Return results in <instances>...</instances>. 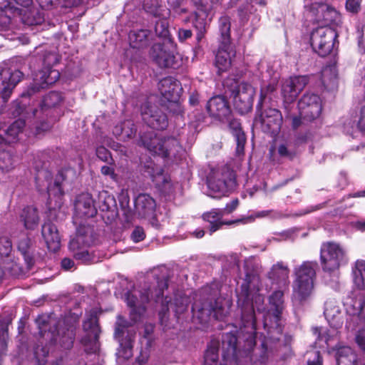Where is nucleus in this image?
Here are the masks:
<instances>
[{
	"label": "nucleus",
	"instance_id": "bb28decb",
	"mask_svg": "<svg viewBox=\"0 0 365 365\" xmlns=\"http://www.w3.org/2000/svg\"><path fill=\"white\" fill-rule=\"evenodd\" d=\"M156 207L155 200L149 195L142 193L135 200V212L139 217L146 218L154 215Z\"/></svg>",
	"mask_w": 365,
	"mask_h": 365
},
{
	"label": "nucleus",
	"instance_id": "3c124183",
	"mask_svg": "<svg viewBox=\"0 0 365 365\" xmlns=\"http://www.w3.org/2000/svg\"><path fill=\"white\" fill-rule=\"evenodd\" d=\"M59 57L55 52H47L43 55V68H48L57 64L59 62Z\"/></svg>",
	"mask_w": 365,
	"mask_h": 365
},
{
	"label": "nucleus",
	"instance_id": "f257e3e1",
	"mask_svg": "<svg viewBox=\"0 0 365 365\" xmlns=\"http://www.w3.org/2000/svg\"><path fill=\"white\" fill-rule=\"evenodd\" d=\"M255 260L250 258L245 262L247 269L245 283L237 294V304L241 308V322L238 331H231L222 335V357L225 360L237 358V344L245 343L244 349L251 350L256 344V319L255 308L261 311L264 296L258 293L259 276L248 272L250 264Z\"/></svg>",
	"mask_w": 365,
	"mask_h": 365
},
{
	"label": "nucleus",
	"instance_id": "58836bf2",
	"mask_svg": "<svg viewBox=\"0 0 365 365\" xmlns=\"http://www.w3.org/2000/svg\"><path fill=\"white\" fill-rule=\"evenodd\" d=\"M269 304L273 309V314L279 320L284 309V292L281 289L274 291L269 297Z\"/></svg>",
	"mask_w": 365,
	"mask_h": 365
},
{
	"label": "nucleus",
	"instance_id": "c85d7f7f",
	"mask_svg": "<svg viewBox=\"0 0 365 365\" xmlns=\"http://www.w3.org/2000/svg\"><path fill=\"white\" fill-rule=\"evenodd\" d=\"M40 83L33 85L29 90V94L31 95L39 88H46L48 86L53 84L60 77L58 71L48 68H42L40 72Z\"/></svg>",
	"mask_w": 365,
	"mask_h": 365
},
{
	"label": "nucleus",
	"instance_id": "0eeeda50",
	"mask_svg": "<svg viewBox=\"0 0 365 365\" xmlns=\"http://www.w3.org/2000/svg\"><path fill=\"white\" fill-rule=\"evenodd\" d=\"M207 187L213 194V197L225 195L235 186V177L233 171L228 167L224 166L212 169L207 178Z\"/></svg>",
	"mask_w": 365,
	"mask_h": 365
},
{
	"label": "nucleus",
	"instance_id": "a18cd8bd",
	"mask_svg": "<svg viewBox=\"0 0 365 365\" xmlns=\"http://www.w3.org/2000/svg\"><path fill=\"white\" fill-rule=\"evenodd\" d=\"M159 20L155 24V32L156 35L162 38L161 41H165L167 38H171L168 29V17L158 16Z\"/></svg>",
	"mask_w": 365,
	"mask_h": 365
},
{
	"label": "nucleus",
	"instance_id": "423d86ee",
	"mask_svg": "<svg viewBox=\"0 0 365 365\" xmlns=\"http://www.w3.org/2000/svg\"><path fill=\"white\" fill-rule=\"evenodd\" d=\"M320 262L324 272L333 273L349 262L346 251L334 242H323L320 248Z\"/></svg>",
	"mask_w": 365,
	"mask_h": 365
},
{
	"label": "nucleus",
	"instance_id": "1a4fd4ad",
	"mask_svg": "<svg viewBox=\"0 0 365 365\" xmlns=\"http://www.w3.org/2000/svg\"><path fill=\"white\" fill-rule=\"evenodd\" d=\"M130 323L121 316H118L115 322L114 338L119 343L116 355L118 358L128 359L133 356V342L135 331L130 329Z\"/></svg>",
	"mask_w": 365,
	"mask_h": 365
},
{
	"label": "nucleus",
	"instance_id": "ddd939ff",
	"mask_svg": "<svg viewBox=\"0 0 365 365\" xmlns=\"http://www.w3.org/2000/svg\"><path fill=\"white\" fill-rule=\"evenodd\" d=\"M255 93V91L253 86L245 81L238 83L232 91L233 106L240 114L243 115L251 111Z\"/></svg>",
	"mask_w": 365,
	"mask_h": 365
},
{
	"label": "nucleus",
	"instance_id": "c756f323",
	"mask_svg": "<svg viewBox=\"0 0 365 365\" xmlns=\"http://www.w3.org/2000/svg\"><path fill=\"white\" fill-rule=\"evenodd\" d=\"M130 46L133 48H146L152 40V33L148 29L130 31L128 35Z\"/></svg>",
	"mask_w": 365,
	"mask_h": 365
},
{
	"label": "nucleus",
	"instance_id": "39448f33",
	"mask_svg": "<svg viewBox=\"0 0 365 365\" xmlns=\"http://www.w3.org/2000/svg\"><path fill=\"white\" fill-rule=\"evenodd\" d=\"M96 239L93 226L81 223L76 229V236L71 240L68 245L73 257L82 263L92 262L93 257L88 248L95 244Z\"/></svg>",
	"mask_w": 365,
	"mask_h": 365
},
{
	"label": "nucleus",
	"instance_id": "cd10ccee",
	"mask_svg": "<svg viewBox=\"0 0 365 365\" xmlns=\"http://www.w3.org/2000/svg\"><path fill=\"white\" fill-rule=\"evenodd\" d=\"M234 56L235 51L230 46L224 44L218 48L215 62L218 73L228 70L231 66L232 57Z\"/></svg>",
	"mask_w": 365,
	"mask_h": 365
},
{
	"label": "nucleus",
	"instance_id": "a878e982",
	"mask_svg": "<svg viewBox=\"0 0 365 365\" xmlns=\"http://www.w3.org/2000/svg\"><path fill=\"white\" fill-rule=\"evenodd\" d=\"M41 235L50 251L56 252L61 246V238L56 226L51 222H45L42 225Z\"/></svg>",
	"mask_w": 365,
	"mask_h": 365
},
{
	"label": "nucleus",
	"instance_id": "72a5a7b5",
	"mask_svg": "<svg viewBox=\"0 0 365 365\" xmlns=\"http://www.w3.org/2000/svg\"><path fill=\"white\" fill-rule=\"evenodd\" d=\"M315 9L317 10L315 21L317 23L329 26V24L335 21L337 12L334 9L326 4H318Z\"/></svg>",
	"mask_w": 365,
	"mask_h": 365
},
{
	"label": "nucleus",
	"instance_id": "f8f14e48",
	"mask_svg": "<svg viewBox=\"0 0 365 365\" xmlns=\"http://www.w3.org/2000/svg\"><path fill=\"white\" fill-rule=\"evenodd\" d=\"M197 11H195V18L192 21L193 26L196 31V39L200 42L205 36L210 21V15L213 9L217 6L219 0H191Z\"/></svg>",
	"mask_w": 365,
	"mask_h": 365
},
{
	"label": "nucleus",
	"instance_id": "ea45409f",
	"mask_svg": "<svg viewBox=\"0 0 365 365\" xmlns=\"http://www.w3.org/2000/svg\"><path fill=\"white\" fill-rule=\"evenodd\" d=\"M356 356L349 346L339 347L336 353L337 365H356Z\"/></svg>",
	"mask_w": 365,
	"mask_h": 365
},
{
	"label": "nucleus",
	"instance_id": "393cba45",
	"mask_svg": "<svg viewBox=\"0 0 365 365\" xmlns=\"http://www.w3.org/2000/svg\"><path fill=\"white\" fill-rule=\"evenodd\" d=\"M216 304L217 302H216ZM192 312L194 316L200 319H203V317H208L212 312H214L216 319L222 320L223 318L227 314L228 311L227 309L216 305L213 307L211 303H203L202 305L198 304L197 302H194L192 306Z\"/></svg>",
	"mask_w": 365,
	"mask_h": 365
},
{
	"label": "nucleus",
	"instance_id": "473e14b6",
	"mask_svg": "<svg viewBox=\"0 0 365 365\" xmlns=\"http://www.w3.org/2000/svg\"><path fill=\"white\" fill-rule=\"evenodd\" d=\"M20 220L26 230H35L40 220L37 209L32 206L24 207L20 215Z\"/></svg>",
	"mask_w": 365,
	"mask_h": 365
},
{
	"label": "nucleus",
	"instance_id": "20e7f679",
	"mask_svg": "<svg viewBox=\"0 0 365 365\" xmlns=\"http://www.w3.org/2000/svg\"><path fill=\"white\" fill-rule=\"evenodd\" d=\"M317 265L316 261H304L294 269L292 301L294 304H303L311 297Z\"/></svg>",
	"mask_w": 365,
	"mask_h": 365
},
{
	"label": "nucleus",
	"instance_id": "e433bc0d",
	"mask_svg": "<svg viewBox=\"0 0 365 365\" xmlns=\"http://www.w3.org/2000/svg\"><path fill=\"white\" fill-rule=\"evenodd\" d=\"M324 314L331 326L336 328L341 325L340 309L335 302L330 301L325 303Z\"/></svg>",
	"mask_w": 365,
	"mask_h": 365
},
{
	"label": "nucleus",
	"instance_id": "9d476101",
	"mask_svg": "<svg viewBox=\"0 0 365 365\" xmlns=\"http://www.w3.org/2000/svg\"><path fill=\"white\" fill-rule=\"evenodd\" d=\"M176 45L172 38L155 43L150 50L153 61L160 68H176L180 63L175 56Z\"/></svg>",
	"mask_w": 365,
	"mask_h": 365
},
{
	"label": "nucleus",
	"instance_id": "4468645a",
	"mask_svg": "<svg viewBox=\"0 0 365 365\" xmlns=\"http://www.w3.org/2000/svg\"><path fill=\"white\" fill-rule=\"evenodd\" d=\"M23 76L24 73L19 69L0 66V99L4 103L9 101Z\"/></svg>",
	"mask_w": 365,
	"mask_h": 365
},
{
	"label": "nucleus",
	"instance_id": "2eb2a0df",
	"mask_svg": "<svg viewBox=\"0 0 365 365\" xmlns=\"http://www.w3.org/2000/svg\"><path fill=\"white\" fill-rule=\"evenodd\" d=\"M37 173L35 177L36 188L40 192H46L50 196L53 195H61L63 193L61 182L63 180V175L58 173L56 176L53 183H52V174L46 168L42 167L41 169L36 165Z\"/></svg>",
	"mask_w": 365,
	"mask_h": 365
},
{
	"label": "nucleus",
	"instance_id": "052dcab7",
	"mask_svg": "<svg viewBox=\"0 0 365 365\" xmlns=\"http://www.w3.org/2000/svg\"><path fill=\"white\" fill-rule=\"evenodd\" d=\"M239 205V200L237 198L233 199L232 201L228 202L225 208L220 209L223 212V215L225 214H230L237 209Z\"/></svg>",
	"mask_w": 365,
	"mask_h": 365
},
{
	"label": "nucleus",
	"instance_id": "7ed1b4c3",
	"mask_svg": "<svg viewBox=\"0 0 365 365\" xmlns=\"http://www.w3.org/2000/svg\"><path fill=\"white\" fill-rule=\"evenodd\" d=\"M168 287V280L165 278L158 280L156 287L151 289H133L125 294V301L130 308V316L133 321H137L145 311V305L150 300L159 302Z\"/></svg>",
	"mask_w": 365,
	"mask_h": 365
},
{
	"label": "nucleus",
	"instance_id": "37998d69",
	"mask_svg": "<svg viewBox=\"0 0 365 365\" xmlns=\"http://www.w3.org/2000/svg\"><path fill=\"white\" fill-rule=\"evenodd\" d=\"M63 101L61 94L57 91H51L48 93L42 101L41 110L45 113L51 108H55L59 105Z\"/></svg>",
	"mask_w": 365,
	"mask_h": 365
},
{
	"label": "nucleus",
	"instance_id": "412c9836",
	"mask_svg": "<svg viewBox=\"0 0 365 365\" xmlns=\"http://www.w3.org/2000/svg\"><path fill=\"white\" fill-rule=\"evenodd\" d=\"M307 83L308 78L305 76H294L286 79L282 86V94L284 102L287 103L294 102Z\"/></svg>",
	"mask_w": 365,
	"mask_h": 365
},
{
	"label": "nucleus",
	"instance_id": "e2e57ef3",
	"mask_svg": "<svg viewBox=\"0 0 365 365\" xmlns=\"http://www.w3.org/2000/svg\"><path fill=\"white\" fill-rule=\"evenodd\" d=\"M192 32L190 29H179L178 31V39L181 42H184L188 38H190Z\"/></svg>",
	"mask_w": 365,
	"mask_h": 365
},
{
	"label": "nucleus",
	"instance_id": "338daca9",
	"mask_svg": "<svg viewBox=\"0 0 365 365\" xmlns=\"http://www.w3.org/2000/svg\"><path fill=\"white\" fill-rule=\"evenodd\" d=\"M353 315H357L360 319L365 321V299L359 302L358 311L353 313Z\"/></svg>",
	"mask_w": 365,
	"mask_h": 365
},
{
	"label": "nucleus",
	"instance_id": "dca6fc26",
	"mask_svg": "<svg viewBox=\"0 0 365 365\" xmlns=\"http://www.w3.org/2000/svg\"><path fill=\"white\" fill-rule=\"evenodd\" d=\"M259 121L264 132L271 135H277L280 131L282 124V115L281 112L272 108H264V103L257 110Z\"/></svg>",
	"mask_w": 365,
	"mask_h": 365
},
{
	"label": "nucleus",
	"instance_id": "aec40b11",
	"mask_svg": "<svg viewBox=\"0 0 365 365\" xmlns=\"http://www.w3.org/2000/svg\"><path fill=\"white\" fill-rule=\"evenodd\" d=\"M18 251L23 255L28 269L34 264L35 241L25 231L13 236Z\"/></svg>",
	"mask_w": 365,
	"mask_h": 365
},
{
	"label": "nucleus",
	"instance_id": "49530a36",
	"mask_svg": "<svg viewBox=\"0 0 365 365\" xmlns=\"http://www.w3.org/2000/svg\"><path fill=\"white\" fill-rule=\"evenodd\" d=\"M83 329L86 331H90L93 336H99L100 328L96 312H92L89 317L83 322Z\"/></svg>",
	"mask_w": 365,
	"mask_h": 365
},
{
	"label": "nucleus",
	"instance_id": "9b49d317",
	"mask_svg": "<svg viewBox=\"0 0 365 365\" xmlns=\"http://www.w3.org/2000/svg\"><path fill=\"white\" fill-rule=\"evenodd\" d=\"M336 38L337 34L334 29L321 26L311 33V46L319 56L324 57L332 51Z\"/></svg>",
	"mask_w": 365,
	"mask_h": 365
},
{
	"label": "nucleus",
	"instance_id": "0e129e2a",
	"mask_svg": "<svg viewBox=\"0 0 365 365\" xmlns=\"http://www.w3.org/2000/svg\"><path fill=\"white\" fill-rule=\"evenodd\" d=\"M252 8V6H251L250 4H249V3H247L246 6H243L242 4L239 6L238 14L242 20L247 19L246 15H247V12L251 13Z\"/></svg>",
	"mask_w": 365,
	"mask_h": 365
},
{
	"label": "nucleus",
	"instance_id": "774afa93",
	"mask_svg": "<svg viewBox=\"0 0 365 365\" xmlns=\"http://www.w3.org/2000/svg\"><path fill=\"white\" fill-rule=\"evenodd\" d=\"M358 127L361 131L365 132V105L360 110Z\"/></svg>",
	"mask_w": 365,
	"mask_h": 365
},
{
	"label": "nucleus",
	"instance_id": "de8ad7c7",
	"mask_svg": "<svg viewBox=\"0 0 365 365\" xmlns=\"http://www.w3.org/2000/svg\"><path fill=\"white\" fill-rule=\"evenodd\" d=\"M82 344L85 346V351L88 354L96 353L99 348L98 336H90V334H86L81 339Z\"/></svg>",
	"mask_w": 365,
	"mask_h": 365
},
{
	"label": "nucleus",
	"instance_id": "603ef678",
	"mask_svg": "<svg viewBox=\"0 0 365 365\" xmlns=\"http://www.w3.org/2000/svg\"><path fill=\"white\" fill-rule=\"evenodd\" d=\"M12 250V242L7 237H0V255L8 257Z\"/></svg>",
	"mask_w": 365,
	"mask_h": 365
},
{
	"label": "nucleus",
	"instance_id": "13d9d810",
	"mask_svg": "<svg viewBox=\"0 0 365 365\" xmlns=\"http://www.w3.org/2000/svg\"><path fill=\"white\" fill-rule=\"evenodd\" d=\"M145 237V233L142 227H135L133 230L130 238L134 242L143 241Z\"/></svg>",
	"mask_w": 365,
	"mask_h": 365
},
{
	"label": "nucleus",
	"instance_id": "4d7b16f0",
	"mask_svg": "<svg viewBox=\"0 0 365 365\" xmlns=\"http://www.w3.org/2000/svg\"><path fill=\"white\" fill-rule=\"evenodd\" d=\"M97 157L103 162L110 163L113 161L110 151L104 146H100L96 148Z\"/></svg>",
	"mask_w": 365,
	"mask_h": 365
},
{
	"label": "nucleus",
	"instance_id": "5fc2aeb1",
	"mask_svg": "<svg viewBox=\"0 0 365 365\" xmlns=\"http://www.w3.org/2000/svg\"><path fill=\"white\" fill-rule=\"evenodd\" d=\"M277 152L280 157L289 160H293L297 155V153L295 150H289L284 144H281L279 145Z\"/></svg>",
	"mask_w": 365,
	"mask_h": 365
},
{
	"label": "nucleus",
	"instance_id": "6e6d98bb",
	"mask_svg": "<svg viewBox=\"0 0 365 365\" xmlns=\"http://www.w3.org/2000/svg\"><path fill=\"white\" fill-rule=\"evenodd\" d=\"M314 335L316 336V340L319 341H324L325 343H328L329 340V335L326 329L322 327H314L312 329Z\"/></svg>",
	"mask_w": 365,
	"mask_h": 365
},
{
	"label": "nucleus",
	"instance_id": "bf43d9fd",
	"mask_svg": "<svg viewBox=\"0 0 365 365\" xmlns=\"http://www.w3.org/2000/svg\"><path fill=\"white\" fill-rule=\"evenodd\" d=\"M99 199H103V205L101 207L102 210H108L110 204L114 202V199L107 191L103 190L99 193Z\"/></svg>",
	"mask_w": 365,
	"mask_h": 365
},
{
	"label": "nucleus",
	"instance_id": "2f4dec72",
	"mask_svg": "<svg viewBox=\"0 0 365 365\" xmlns=\"http://www.w3.org/2000/svg\"><path fill=\"white\" fill-rule=\"evenodd\" d=\"M143 7L145 11L154 17H169L170 9L163 4L162 0H143Z\"/></svg>",
	"mask_w": 365,
	"mask_h": 365
},
{
	"label": "nucleus",
	"instance_id": "864d4df0",
	"mask_svg": "<svg viewBox=\"0 0 365 365\" xmlns=\"http://www.w3.org/2000/svg\"><path fill=\"white\" fill-rule=\"evenodd\" d=\"M220 31L225 40L228 39L230 34V22L227 16L220 19Z\"/></svg>",
	"mask_w": 365,
	"mask_h": 365
},
{
	"label": "nucleus",
	"instance_id": "8fccbe9b",
	"mask_svg": "<svg viewBox=\"0 0 365 365\" xmlns=\"http://www.w3.org/2000/svg\"><path fill=\"white\" fill-rule=\"evenodd\" d=\"M56 120V118H50L46 121L43 120L38 123L35 126L34 134L36 135H38L43 134L44 132L49 130Z\"/></svg>",
	"mask_w": 365,
	"mask_h": 365
},
{
	"label": "nucleus",
	"instance_id": "5701e85b",
	"mask_svg": "<svg viewBox=\"0 0 365 365\" xmlns=\"http://www.w3.org/2000/svg\"><path fill=\"white\" fill-rule=\"evenodd\" d=\"M207 110L210 116L220 120L228 118L231 109L227 99L222 96L211 98L207 103Z\"/></svg>",
	"mask_w": 365,
	"mask_h": 365
},
{
	"label": "nucleus",
	"instance_id": "69168bd1",
	"mask_svg": "<svg viewBox=\"0 0 365 365\" xmlns=\"http://www.w3.org/2000/svg\"><path fill=\"white\" fill-rule=\"evenodd\" d=\"M356 341L361 349L365 350V329L359 331L356 336Z\"/></svg>",
	"mask_w": 365,
	"mask_h": 365
},
{
	"label": "nucleus",
	"instance_id": "c9c22d12",
	"mask_svg": "<svg viewBox=\"0 0 365 365\" xmlns=\"http://www.w3.org/2000/svg\"><path fill=\"white\" fill-rule=\"evenodd\" d=\"M21 20L25 25H38L43 22L44 14L39 9L32 7L24 11Z\"/></svg>",
	"mask_w": 365,
	"mask_h": 365
},
{
	"label": "nucleus",
	"instance_id": "a211bd4d",
	"mask_svg": "<svg viewBox=\"0 0 365 365\" xmlns=\"http://www.w3.org/2000/svg\"><path fill=\"white\" fill-rule=\"evenodd\" d=\"M299 115L304 120L312 121L318 118L322 112L319 96L314 93H305L298 103Z\"/></svg>",
	"mask_w": 365,
	"mask_h": 365
},
{
	"label": "nucleus",
	"instance_id": "f704fd0d",
	"mask_svg": "<svg viewBox=\"0 0 365 365\" xmlns=\"http://www.w3.org/2000/svg\"><path fill=\"white\" fill-rule=\"evenodd\" d=\"M231 133L236 141V154L241 155L244 154L246 136L242 130L240 123L237 120H232L229 124Z\"/></svg>",
	"mask_w": 365,
	"mask_h": 365
},
{
	"label": "nucleus",
	"instance_id": "6ab92c4d",
	"mask_svg": "<svg viewBox=\"0 0 365 365\" xmlns=\"http://www.w3.org/2000/svg\"><path fill=\"white\" fill-rule=\"evenodd\" d=\"M140 109L143 120L150 128L164 130L168 127V120L166 115L157 106L145 103Z\"/></svg>",
	"mask_w": 365,
	"mask_h": 365
},
{
	"label": "nucleus",
	"instance_id": "680f3d73",
	"mask_svg": "<svg viewBox=\"0 0 365 365\" xmlns=\"http://www.w3.org/2000/svg\"><path fill=\"white\" fill-rule=\"evenodd\" d=\"M361 0H347L346 8L348 11L356 13L360 9Z\"/></svg>",
	"mask_w": 365,
	"mask_h": 365
},
{
	"label": "nucleus",
	"instance_id": "c03bdc74",
	"mask_svg": "<svg viewBox=\"0 0 365 365\" xmlns=\"http://www.w3.org/2000/svg\"><path fill=\"white\" fill-rule=\"evenodd\" d=\"M15 156L9 150H0V170L9 172L15 166Z\"/></svg>",
	"mask_w": 365,
	"mask_h": 365
},
{
	"label": "nucleus",
	"instance_id": "a19ab883",
	"mask_svg": "<svg viewBox=\"0 0 365 365\" xmlns=\"http://www.w3.org/2000/svg\"><path fill=\"white\" fill-rule=\"evenodd\" d=\"M354 282L360 289H365V261L358 259L352 269Z\"/></svg>",
	"mask_w": 365,
	"mask_h": 365
},
{
	"label": "nucleus",
	"instance_id": "f3484780",
	"mask_svg": "<svg viewBox=\"0 0 365 365\" xmlns=\"http://www.w3.org/2000/svg\"><path fill=\"white\" fill-rule=\"evenodd\" d=\"M158 89L162 96L175 107L173 112L177 115L181 114L182 110L178 103L182 90L180 81L171 76L165 77L159 81Z\"/></svg>",
	"mask_w": 365,
	"mask_h": 365
},
{
	"label": "nucleus",
	"instance_id": "79ce46f5",
	"mask_svg": "<svg viewBox=\"0 0 365 365\" xmlns=\"http://www.w3.org/2000/svg\"><path fill=\"white\" fill-rule=\"evenodd\" d=\"M25 125V120L21 118L11 123L6 130L7 141L10 143L16 140L19 135L22 133Z\"/></svg>",
	"mask_w": 365,
	"mask_h": 365
},
{
	"label": "nucleus",
	"instance_id": "7c9ffc66",
	"mask_svg": "<svg viewBox=\"0 0 365 365\" xmlns=\"http://www.w3.org/2000/svg\"><path fill=\"white\" fill-rule=\"evenodd\" d=\"M223 212L219 208H213L210 211L202 214L203 220L210 224L209 231L210 235L220 230L222 225L230 224L223 221Z\"/></svg>",
	"mask_w": 365,
	"mask_h": 365
},
{
	"label": "nucleus",
	"instance_id": "4c0bfd02",
	"mask_svg": "<svg viewBox=\"0 0 365 365\" xmlns=\"http://www.w3.org/2000/svg\"><path fill=\"white\" fill-rule=\"evenodd\" d=\"M321 81L324 88L327 90H332L337 85V74L335 67L326 66L321 72Z\"/></svg>",
	"mask_w": 365,
	"mask_h": 365
},
{
	"label": "nucleus",
	"instance_id": "4be33fe9",
	"mask_svg": "<svg viewBox=\"0 0 365 365\" xmlns=\"http://www.w3.org/2000/svg\"><path fill=\"white\" fill-rule=\"evenodd\" d=\"M97 213L94 200L91 194L83 192L77 196L74 204V215L77 218H90Z\"/></svg>",
	"mask_w": 365,
	"mask_h": 365
},
{
	"label": "nucleus",
	"instance_id": "6e6552de",
	"mask_svg": "<svg viewBox=\"0 0 365 365\" xmlns=\"http://www.w3.org/2000/svg\"><path fill=\"white\" fill-rule=\"evenodd\" d=\"M139 143L151 153L163 158L169 156L172 148L178 145L176 139L170 137L161 138L152 130L140 133Z\"/></svg>",
	"mask_w": 365,
	"mask_h": 365
},
{
	"label": "nucleus",
	"instance_id": "f03ea898",
	"mask_svg": "<svg viewBox=\"0 0 365 365\" xmlns=\"http://www.w3.org/2000/svg\"><path fill=\"white\" fill-rule=\"evenodd\" d=\"M82 314L81 309L74 312H70L58 322H56L53 314L39 315L36 319L39 334L43 337L47 334L48 336L50 335L51 341L58 342L66 349H70L73 346L76 327Z\"/></svg>",
	"mask_w": 365,
	"mask_h": 365
},
{
	"label": "nucleus",
	"instance_id": "09e8293b",
	"mask_svg": "<svg viewBox=\"0 0 365 365\" xmlns=\"http://www.w3.org/2000/svg\"><path fill=\"white\" fill-rule=\"evenodd\" d=\"M276 89L277 82L274 80L261 87L259 100L256 107V109H257L258 111L259 110V107L262 103H264V101L267 96L275 91Z\"/></svg>",
	"mask_w": 365,
	"mask_h": 365
},
{
	"label": "nucleus",
	"instance_id": "b1692460",
	"mask_svg": "<svg viewBox=\"0 0 365 365\" xmlns=\"http://www.w3.org/2000/svg\"><path fill=\"white\" fill-rule=\"evenodd\" d=\"M289 268L283 262H277L273 264L267 272V277L272 284H277L280 289L287 288L289 284Z\"/></svg>",
	"mask_w": 365,
	"mask_h": 365
}]
</instances>
